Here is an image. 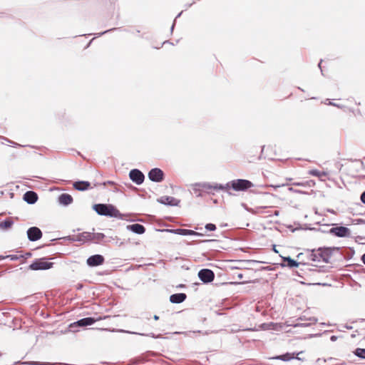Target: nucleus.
Masks as SVG:
<instances>
[{
	"label": "nucleus",
	"instance_id": "obj_27",
	"mask_svg": "<svg viewBox=\"0 0 365 365\" xmlns=\"http://www.w3.org/2000/svg\"><path fill=\"white\" fill-rule=\"evenodd\" d=\"M330 173H331V170L321 172V178L322 176L328 177L330 175Z\"/></svg>",
	"mask_w": 365,
	"mask_h": 365
},
{
	"label": "nucleus",
	"instance_id": "obj_23",
	"mask_svg": "<svg viewBox=\"0 0 365 365\" xmlns=\"http://www.w3.org/2000/svg\"><path fill=\"white\" fill-rule=\"evenodd\" d=\"M354 353L358 357L365 359V349L357 348Z\"/></svg>",
	"mask_w": 365,
	"mask_h": 365
},
{
	"label": "nucleus",
	"instance_id": "obj_6",
	"mask_svg": "<svg viewBox=\"0 0 365 365\" xmlns=\"http://www.w3.org/2000/svg\"><path fill=\"white\" fill-rule=\"evenodd\" d=\"M198 277L203 282L208 283L213 281L215 274L212 270L203 269L199 272Z\"/></svg>",
	"mask_w": 365,
	"mask_h": 365
},
{
	"label": "nucleus",
	"instance_id": "obj_8",
	"mask_svg": "<svg viewBox=\"0 0 365 365\" xmlns=\"http://www.w3.org/2000/svg\"><path fill=\"white\" fill-rule=\"evenodd\" d=\"M148 178L153 182H161L164 178L163 172L159 168H153L148 173Z\"/></svg>",
	"mask_w": 365,
	"mask_h": 365
},
{
	"label": "nucleus",
	"instance_id": "obj_15",
	"mask_svg": "<svg viewBox=\"0 0 365 365\" xmlns=\"http://www.w3.org/2000/svg\"><path fill=\"white\" fill-rule=\"evenodd\" d=\"M93 234L91 232H84L76 235V240L83 242L93 240Z\"/></svg>",
	"mask_w": 365,
	"mask_h": 365
},
{
	"label": "nucleus",
	"instance_id": "obj_24",
	"mask_svg": "<svg viewBox=\"0 0 365 365\" xmlns=\"http://www.w3.org/2000/svg\"><path fill=\"white\" fill-rule=\"evenodd\" d=\"M173 200L171 197H162L159 201L163 204L171 205Z\"/></svg>",
	"mask_w": 365,
	"mask_h": 365
},
{
	"label": "nucleus",
	"instance_id": "obj_18",
	"mask_svg": "<svg viewBox=\"0 0 365 365\" xmlns=\"http://www.w3.org/2000/svg\"><path fill=\"white\" fill-rule=\"evenodd\" d=\"M175 232L181 235H202L194 230H186V229H178L175 230Z\"/></svg>",
	"mask_w": 365,
	"mask_h": 365
},
{
	"label": "nucleus",
	"instance_id": "obj_21",
	"mask_svg": "<svg viewBox=\"0 0 365 365\" xmlns=\"http://www.w3.org/2000/svg\"><path fill=\"white\" fill-rule=\"evenodd\" d=\"M116 1L117 0H101L99 1V4L106 8H110L113 5L115 4Z\"/></svg>",
	"mask_w": 365,
	"mask_h": 365
},
{
	"label": "nucleus",
	"instance_id": "obj_5",
	"mask_svg": "<svg viewBox=\"0 0 365 365\" xmlns=\"http://www.w3.org/2000/svg\"><path fill=\"white\" fill-rule=\"evenodd\" d=\"M336 248L324 247L321 248V258L326 263L332 264L334 262V252L337 251Z\"/></svg>",
	"mask_w": 365,
	"mask_h": 365
},
{
	"label": "nucleus",
	"instance_id": "obj_36",
	"mask_svg": "<svg viewBox=\"0 0 365 365\" xmlns=\"http://www.w3.org/2000/svg\"><path fill=\"white\" fill-rule=\"evenodd\" d=\"M4 259V257H0V259Z\"/></svg>",
	"mask_w": 365,
	"mask_h": 365
},
{
	"label": "nucleus",
	"instance_id": "obj_13",
	"mask_svg": "<svg viewBox=\"0 0 365 365\" xmlns=\"http://www.w3.org/2000/svg\"><path fill=\"white\" fill-rule=\"evenodd\" d=\"M24 200L29 204H34L37 201L38 195L35 192L28 191L24 194Z\"/></svg>",
	"mask_w": 365,
	"mask_h": 365
},
{
	"label": "nucleus",
	"instance_id": "obj_14",
	"mask_svg": "<svg viewBox=\"0 0 365 365\" xmlns=\"http://www.w3.org/2000/svg\"><path fill=\"white\" fill-rule=\"evenodd\" d=\"M187 296L184 293H178V294H172L170 297V301L172 302V303H175V304H178V303H181L183 301H185V299H186Z\"/></svg>",
	"mask_w": 365,
	"mask_h": 365
},
{
	"label": "nucleus",
	"instance_id": "obj_2",
	"mask_svg": "<svg viewBox=\"0 0 365 365\" xmlns=\"http://www.w3.org/2000/svg\"><path fill=\"white\" fill-rule=\"evenodd\" d=\"M108 317V316H104V317H86V318H83V319H80V320H78V321H77L76 322L71 323L69 325V327L72 329V328H75V327H77L90 326V325H92L93 324H94L96 322H98V321H101V320H103V319H106Z\"/></svg>",
	"mask_w": 365,
	"mask_h": 365
},
{
	"label": "nucleus",
	"instance_id": "obj_35",
	"mask_svg": "<svg viewBox=\"0 0 365 365\" xmlns=\"http://www.w3.org/2000/svg\"><path fill=\"white\" fill-rule=\"evenodd\" d=\"M27 257H29L31 255V253H27Z\"/></svg>",
	"mask_w": 365,
	"mask_h": 365
},
{
	"label": "nucleus",
	"instance_id": "obj_26",
	"mask_svg": "<svg viewBox=\"0 0 365 365\" xmlns=\"http://www.w3.org/2000/svg\"><path fill=\"white\" fill-rule=\"evenodd\" d=\"M205 228L209 231H215L216 230V226L214 224L208 223L205 225Z\"/></svg>",
	"mask_w": 365,
	"mask_h": 365
},
{
	"label": "nucleus",
	"instance_id": "obj_4",
	"mask_svg": "<svg viewBox=\"0 0 365 365\" xmlns=\"http://www.w3.org/2000/svg\"><path fill=\"white\" fill-rule=\"evenodd\" d=\"M53 267V263L46 261V258H41L34 261L29 265L31 270L48 269Z\"/></svg>",
	"mask_w": 365,
	"mask_h": 365
},
{
	"label": "nucleus",
	"instance_id": "obj_33",
	"mask_svg": "<svg viewBox=\"0 0 365 365\" xmlns=\"http://www.w3.org/2000/svg\"><path fill=\"white\" fill-rule=\"evenodd\" d=\"M336 336H332L331 337V339L332 341L336 340Z\"/></svg>",
	"mask_w": 365,
	"mask_h": 365
},
{
	"label": "nucleus",
	"instance_id": "obj_30",
	"mask_svg": "<svg viewBox=\"0 0 365 365\" xmlns=\"http://www.w3.org/2000/svg\"><path fill=\"white\" fill-rule=\"evenodd\" d=\"M361 260L364 262V264H365V253L362 255Z\"/></svg>",
	"mask_w": 365,
	"mask_h": 365
},
{
	"label": "nucleus",
	"instance_id": "obj_1",
	"mask_svg": "<svg viewBox=\"0 0 365 365\" xmlns=\"http://www.w3.org/2000/svg\"><path fill=\"white\" fill-rule=\"evenodd\" d=\"M93 209L100 215L113 217H119L121 215L119 210L112 205L96 204L93 206Z\"/></svg>",
	"mask_w": 365,
	"mask_h": 365
},
{
	"label": "nucleus",
	"instance_id": "obj_25",
	"mask_svg": "<svg viewBox=\"0 0 365 365\" xmlns=\"http://www.w3.org/2000/svg\"><path fill=\"white\" fill-rule=\"evenodd\" d=\"M319 253H316L314 250H313L309 255L308 258L309 260L312 262H316L318 258Z\"/></svg>",
	"mask_w": 365,
	"mask_h": 365
},
{
	"label": "nucleus",
	"instance_id": "obj_7",
	"mask_svg": "<svg viewBox=\"0 0 365 365\" xmlns=\"http://www.w3.org/2000/svg\"><path fill=\"white\" fill-rule=\"evenodd\" d=\"M129 177L130 180L137 185L142 184L145 179L143 173L137 169H133L130 170L129 173Z\"/></svg>",
	"mask_w": 365,
	"mask_h": 365
},
{
	"label": "nucleus",
	"instance_id": "obj_12",
	"mask_svg": "<svg viewBox=\"0 0 365 365\" xmlns=\"http://www.w3.org/2000/svg\"><path fill=\"white\" fill-rule=\"evenodd\" d=\"M73 187L74 189L79 191L87 190L91 188V184L88 181H77L73 184Z\"/></svg>",
	"mask_w": 365,
	"mask_h": 365
},
{
	"label": "nucleus",
	"instance_id": "obj_32",
	"mask_svg": "<svg viewBox=\"0 0 365 365\" xmlns=\"http://www.w3.org/2000/svg\"><path fill=\"white\" fill-rule=\"evenodd\" d=\"M323 222V225H329V223H327V222H326L324 221V219H322V220H321V222Z\"/></svg>",
	"mask_w": 365,
	"mask_h": 365
},
{
	"label": "nucleus",
	"instance_id": "obj_3",
	"mask_svg": "<svg viewBox=\"0 0 365 365\" xmlns=\"http://www.w3.org/2000/svg\"><path fill=\"white\" fill-rule=\"evenodd\" d=\"M230 185L235 191H245L253 186L252 182L243 179L234 180L228 184V185Z\"/></svg>",
	"mask_w": 365,
	"mask_h": 365
},
{
	"label": "nucleus",
	"instance_id": "obj_10",
	"mask_svg": "<svg viewBox=\"0 0 365 365\" xmlns=\"http://www.w3.org/2000/svg\"><path fill=\"white\" fill-rule=\"evenodd\" d=\"M28 238L31 241H36L41 238L42 232L41 230L36 227H32L27 231Z\"/></svg>",
	"mask_w": 365,
	"mask_h": 365
},
{
	"label": "nucleus",
	"instance_id": "obj_19",
	"mask_svg": "<svg viewBox=\"0 0 365 365\" xmlns=\"http://www.w3.org/2000/svg\"><path fill=\"white\" fill-rule=\"evenodd\" d=\"M299 354V353H292V354L286 353L284 354L277 356L276 359L282 360V361H287L294 359L295 355L298 356Z\"/></svg>",
	"mask_w": 365,
	"mask_h": 365
},
{
	"label": "nucleus",
	"instance_id": "obj_34",
	"mask_svg": "<svg viewBox=\"0 0 365 365\" xmlns=\"http://www.w3.org/2000/svg\"><path fill=\"white\" fill-rule=\"evenodd\" d=\"M154 319H155V320H158L159 319V317L157 316V315H155L154 316Z\"/></svg>",
	"mask_w": 365,
	"mask_h": 365
},
{
	"label": "nucleus",
	"instance_id": "obj_37",
	"mask_svg": "<svg viewBox=\"0 0 365 365\" xmlns=\"http://www.w3.org/2000/svg\"><path fill=\"white\" fill-rule=\"evenodd\" d=\"M1 356V354L0 353V356Z\"/></svg>",
	"mask_w": 365,
	"mask_h": 365
},
{
	"label": "nucleus",
	"instance_id": "obj_9",
	"mask_svg": "<svg viewBox=\"0 0 365 365\" xmlns=\"http://www.w3.org/2000/svg\"><path fill=\"white\" fill-rule=\"evenodd\" d=\"M329 232L340 237H349L351 233L349 229L343 226L332 227Z\"/></svg>",
	"mask_w": 365,
	"mask_h": 365
},
{
	"label": "nucleus",
	"instance_id": "obj_20",
	"mask_svg": "<svg viewBox=\"0 0 365 365\" xmlns=\"http://www.w3.org/2000/svg\"><path fill=\"white\" fill-rule=\"evenodd\" d=\"M13 225V221L11 219H7L0 222V228L6 230L10 228Z\"/></svg>",
	"mask_w": 365,
	"mask_h": 365
},
{
	"label": "nucleus",
	"instance_id": "obj_22",
	"mask_svg": "<svg viewBox=\"0 0 365 365\" xmlns=\"http://www.w3.org/2000/svg\"><path fill=\"white\" fill-rule=\"evenodd\" d=\"M283 261L287 262V264L289 267H297L299 265L298 262L291 259L290 257H284Z\"/></svg>",
	"mask_w": 365,
	"mask_h": 365
},
{
	"label": "nucleus",
	"instance_id": "obj_16",
	"mask_svg": "<svg viewBox=\"0 0 365 365\" xmlns=\"http://www.w3.org/2000/svg\"><path fill=\"white\" fill-rule=\"evenodd\" d=\"M58 201L63 205H68L73 202V197L69 194L63 193L59 196Z\"/></svg>",
	"mask_w": 365,
	"mask_h": 365
},
{
	"label": "nucleus",
	"instance_id": "obj_28",
	"mask_svg": "<svg viewBox=\"0 0 365 365\" xmlns=\"http://www.w3.org/2000/svg\"><path fill=\"white\" fill-rule=\"evenodd\" d=\"M7 257L10 258L11 260H16L19 258L16 255H11L7 256Z\"/></svg>",
	"mask_w": 365,
	"mask_h": 365
},
{
	"label": "nucleus",
	"instance_id": "obj_11",
	"mask_svg": "<svg viewBox=\"0 0 365 365\" xmlns=\"http://www.w3.org/2000/svg\"><path fill=\"white\" fill-rule=\"evenodd\" d=\"M104 257L100 255L91 256L87 259V264L91 267L101 265L104 262Z\"/></svg>",
	"mask_w": 365,
	"mask_h": 365
},
{
	"label": "nucleus",
	"instance_id": "obj_17",
	"mask_svg": "<svg viewBox=\"0 0 365 365\" xmlns=\"http://www.w3.org/2000/svg\"><path fill=\"white\" fill-rule=\"evenodd\" d=\"M128 227L131 231L137 234H143L145 231L144 226L140 224H133L129 225Z\"/></svg>",
	"mask_w": 365,
	"mask_h": 365
},
{
	"label": "nucleus",
	"instance_id": "obj_29",
	"mask_svg": "<svg viewBox=\"0 0 365 365\" xmlns=\"http://www.w3.org/2000/svg\"><path fill=\"white\" fill-rule=\"evenodd\" d=\"M361 200L365 203V191L361 195Z\"/></svg>",
	"mask_w": 365,
	"mask_h": 365
},
{
	"label": "nucleus",
	"instance_id": "obj_31",
	"mask_svg": "<svg viewBox=\"0 0 365 365\" xmlns=\"http://www.w3.org/2000/svg\"><path fill=\"white\" fill-rule=\"evenodd\" d=\"M106 184H108V185H113L114 182H112V181H108L107 182H104V185H106Z\"/></svg>",
	"mask_w": 365,
	"mask_h": 365
}]
</instances>
